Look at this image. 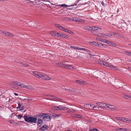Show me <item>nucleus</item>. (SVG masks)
I'll use <instances>...</instances> for the list:
<instances>
[{"label":"nucleus","instance_id":"obj_32","mask_svg":"<svg viewBox=\"0 0 131 131\" xmlns=\"http://www.w3.org/2000/svg\"><path fill=\"white\" fill-rule=\"evenodd\" d=\"M2 34H3L5 35L6 36H8L9 34V32H6L4 31H2Z\"/></svg>","mask_w":131,"mask_h":131},{"label":"nucleus","instance_id":"obj_62","mask_svg":"<svg viewBox=\"0 0 131 131\" xmlns=\"http://www.w3.org/2000/svg\"><path fill=\"white\" fill-rule=\"evenodd\" d=\"M119 34L117 33H113V34L114 35H115L116 36H118V35H119Z\"/></svg>","mask_w":131,"mask_h":131},{"label":"nucleus","instance_id":"obj_53","mask_svg":"<svg viewBox=\"0 0 131 131\" xmlns=\"http://www.w3.org/2000/svg\"><path fill=\"white\" fill-rule=\"evenodd\" d=\"M95 107H94V109L95 110H98L99 109V107L98 106H95Z\"/></svg>","mask_w":131,"mask_h":131},{"label":"nucleus","instance_id":"obj_7","mask_svg":"<svg viewBox=\"0 0 131 131\" xmlns=\"http://www.w3.org/2000/svg\"><path fill=\"white\" fill-rule=\"evenodd\" d=\"M114 131H131L130 130L123 128H117L114 129Z\"/></svg>","mask_w":131,"mask_h":131},{"label":"nucleus","instance_id":"obj_9","mask_svg":"<svg viewBox=\"0 0 131 131\" xmlns=\"http://www.w3.org/2000/svg\"><path fill=\"white\" fill-rule=\"evenodd\" d=\"M79 2V1L77 2L76 3H75L74 4L72 5L71 6L65 4H63L60 5L62 7H72L74 6H76L78 2Z\"/></svg>","mask_w":131,"mask_h":131},{"label":"nucleus","instance_id":"obj_40","mask_svg":"<svg viewBox=\"0 0 131 131\" xmlns=\"http://www.w3.org/2000/svg\"><path fill=\"white\" fill-rule=\"evenodd\" d=\"M17 117L19 119H21L22 117H23V116L21 114H19L17 116Z\"/></svg>","mask_w":131,"mask_h":131},{"label":"nucleus","instance_id":"obj_24","mask_svg":"<svg viewBox=\"0 0 131 131\" xmlns=\"http://www.w3.org/2000/svg\"><path fill=\"white\" fill-rule=\"evenodd\" d=\"M75 81L78 84L81 85H83L84 83V82L81 81L79 80H76Z\"/></svg>","mask_w":131,"mask_h":131},{"label":"nucleus","instance_id":"obj_27","mask_svg":"<svg viewBox=\"0 0 131 131\" xmlns=\"http://www.w3.org/2000/svg\"><path fill=\"white\" fill-rule=\"evenodd\" d=\"M18 107H17V109H19V110H23V108L22 107H21V104H20L19 103H18Z\"/></svg>","mask_w":131,"mask_h":131},{"label":"nucleus","instance_id":"obj_26","mask_svg":"<svg viewBox=\"0 0 131 131\" xmlns=\"http://www.w3.org/2000/svg\"><path fill=\"white\" fill-rule=\"evenodd\" d=\"M50 97L51 99H54L57 100H61L59 97H56V96H53V95H50Z\"/></svg>","mask_w":131,"mask_h":131},{"label":"nucleus","instance_id":"obj_18","mask_svg":"<svg viewBox=\"0 0 131 131\" xmlns=\"http://www.w3.org/2000/svg\"><path fill=\"white\" fill-rule=\"evenodd\" d=\"M68 91L71 93L74 92L76 91V89H73L71 88L70 89H68L67 90Z\"/></svg>","mask_w":131,"mask_h":131},{"label":"nucleus","instance_id":"obj_6","mask_svg":"<svg viewBox=\"0 0 131 131\" xmlns=\"http://www.w3.org/2000/svg\"><path fill=\"white\" fill-rule=\"evenodd\" d=\"M49 128L48 125H44L39 129V130L40 131H45L47 130Z\"/></svg>","mask_w":131,"mask_h":131},{"label":"nucleus","instance_id":"obj_29","mask_svg":"<svg viewBox=\"0 0 131 131\" xmlns=\"http://www.w3.org/2000/svg\"><path fill=\"white\" fill-rule=\"evenodd\" d=\"M12 83L15 85H18L19 86H20L19 85L20 84V83L19 82L16 81H13Z\"/></svg>","mask_w":131,"mask_h":131},{"label":"nucleus","instance_id":"obj_61","mask_svg":"<svg viewBox=\"0 0 131 131\" xmlns=\"http://www.w3.org/2000/svg\"><path fill=\"white\" fill-rule=\"evenodd\" d=\"M99 36H102V37H104V36H105L106 35H105L103 34H99Z\"/></svg>","mask_w":131,"mask_h":131},{"label":"nucleus","instance_id":"obj_63","mask_svg":"<svg viewBox=\"0 0 131 131\" xmlns=\"http://www.w3.org/2000/svg\"><path fill=\"white\" fill-rule=\"evenodd\" d=\"M85 51H87L88 52H91V51H90L88 49H85Z\"/></svg>","mask_w":131,"mask_h":131},{"label":"nucleus","instance_id":"obj_64","mask_svg":"<svg viewBox=\"0 0 131 131\" xmlns=\"http://www.w3.org/2000/svg\"><path fill=\"white\" fill-rule=\"evenodd\" d=\"M85 22V21L84 20L81 19L80 22Z\"/></svg>","mask_w":131,"mask_h":131},{"label":"nucleus","instance_id":"obj_55","mask_svg":"<svg viewBox=\"0 0 131 131\" xmlns=\"http://www.w3.org/2000/svg\"><path fill=\"white\" fill-rule=\"evenodd\" d=\"M51 118H56L55 115H52L51 117H50Z\"/></svg>","mask_w":131,"mask_h":131},{"label":"nucleus","instance_id":"obj_51","mask_svg":"<svg viewBox=\"0 0 131 131\" xmlns=\"http://www.w3.org/2000/svg\"><path fill=\"white\" fill-rule=\"evenodd\" d=\"M61 115L60 114H55L56 118L58 117H59Z\"/></svg>","mask_w":131,"mask_h":131},{"label":"nucleus","instance_id":"obj_60","mask_svg":"<svg viewBox=\"0 0 131 131\" xmlns=\"http://www.w3.org/2000/svg\"><path fill=\"white\" fill-rule=\"evenodd\" d=\"M89 131H93V129L90 127H89Z\"/></svg>","mask_w":131,"mask_h":131},{"label":"nucleus","instance_id":"obj_14","mask_svg":"<svg viewBox=\"0 0 131 131\" xmlns=\"http://www.w3.org/2000/svg\"><path fill=\"white\" fill-rule=\"evenodd\" d=\"M125 98L128 100H130L131 98V95L129 94H125L124 95Z\"/></svg>","mask_w":131,"mask_h":131},{"label":"nucleus","instance_id":"obj_2","mask_svg":"<svg viewBox=\"0 0 131 131\" xmlns=\"http://www.w3.org/2000/svg\"><path fill=\"white\" fill-rule=\"evenodd\" d=\"M39 78H41L43 79L46 80H50L51 79V78L41 73L40 76H39Z\"/></svg>","mask_w":131,"mask_h":131},{"label":"nucleus","instance_id":"obj_37","mask_svg":"<svg viewBox=\"0 0 131 131\" xmlns=\"http://www.w3.org/2000/svg\"><path fill=\"white\" fill-rule=\"evenodd\" d=\"M99 42L96 41H94V45L96 46H97L98 45Z\"/></svg>","mask_w":131,"mask_h":131},{"label":"nucleus","instance_id":"obj_39","mask_svg":"<svg viewBox=\"0 0 131 131\" xmlns=\"http://www.w3.org/2000/svg\"><path fill=\"white\" fill-rule=\"evenodd\" d=\"M9 122L10 123H16L17 124V122H15L13 120H10L9 121Z\"/></svg>","mask_w":131,"mask_h":131},{"label":"nucleus","instance_id":"obj_49","mask_svg":"<svg viewBox=\"0 0 131 131\" xmlns=\"http://www.w3.org/2000/svg\"><path fill=\"white\" fill-rule=\"evenodd\" d=\"M108 63L104 62L103 64V65L105 66H107Z\"/></svg>","mask_w":131,"mask_h":131},{"label":"nucleus","instance_id":"obj_5","mask_svg":"<svg viewBox=\"0 0 131 131\" xmlns=\"http://www.w3.org/2000/svg\"><path fill=\"white\" fill-rule=\"evenodd\" d=\"M98 105H99V106L100 107H104L105 106V105L106 106H107V105L106 104H105V103H103L102 102H100L99 103H98ZM107 107L111 108V109H113L114 108L113 106L111 105H110V106H106Z\"/></svg>","mask_w":131,"mask_h":131},{"label":"nucleus","instance_id":"obj_44","mask_svg":"<svg viewBox=\"0 0 131 131\" xmlns=\"http://www.w3.org/2000/svg\"><path fill=\"white\" fill-rule=\"evenodd\" d=\"M25 85H24L23 84H20L19 86H21V87L24 88Z\"/></svg>","mask_w":131,"mask_h":131},{"label":"nucleus","instance_id":"obj_28","mask_svg":"<svg viewBox=\"0 0 131 131\" xmlns=\"http://www.w3.org/2000/svg\"><path fill=\"white\" fill-rule=\"evenodd\" d=\"M70 47L71 48L75 50H78V47H76L74 46H70Z\"/></svg>","mask_w":131,"mask_h":131},{"label":"nucleus","instance_id":"obj_4","mask_svg":"<svg viewBox=\"0 0 131 131\" xmlns=\"http://www.w3.org/2000/svg\"><path fill=\"white\" fill-rule=\"evenodd\" d=\"M43 119L44 121H49L51 119L50 116L47 114L45 113Z\"/></svg>","mask_w":131,"mask_h":131},{"label":"nucleus","instance_id":"obj_41","mask_svg":"<svg viewBox=\"0 0 131 131\" xmlns=\"http://www.w3.org/2000/svg\"><path fill=\"white\" fill-rule=\"evenodd\" d=\"M119 37H121V38H124V36L121 35V34H119V35H118V36Z\"/></svg>","mask_w":131,"mask_h":131},{"label":"nucleus","instance_id":"obj_45","mask_svg":"<svg viewBox=\"0 0 131 131\" xmlns=\"http://www.w3.org/2000/svg\"><path fill=\"white\" fill-rule=\"evenodd\" d=\"M85 48H80L79 47L78 48V50H83L85 51Z\"/></svg>","mask_w":131,"mask_h":131},{"label":"nucleus","instance_id":"obj_17","mask_svg":"<svg viewBox=\"0 0 131 131\" xmlns=\"http://www.w3.org/2000/svg\"><path fill=\"white\" fill-rule=\"evenodd\" d=\"M91 27L89 26H84L82 27V28L85 30H91Z\"/></svg>","mask_w":131,"mask_h":131},{"label":"nucleus","instance_id":"obj_52","mask_svg":"<svg viewBox=\"0 0 131 131\" xmlns=\"http://www.w3.org/2000/svg\"><path fill=\"white\" fill-rule=\"evenodd\" d=\"M72 110H70L69 111H68L67 112V113H73V112L72 111Z\"/></svg>","mask_w":131,"mask_h":131},{"label":"nucleus","instance_id":"obj_46","mask_svg":"<svg viewBox=\"0 0 131 131\" xmlns=\"http://www.w3.org/2000/svg\"><path fill=\"white\" fill-rule=\"evenodd\" d=\"M118 120H119L120 121H122V117H117L116 118Z\"/></svg>","mask_w":131,"mask_h":131},{"label":"nucleus","instance_id":"obj_34","mask_svg":"<svg viewBox=\"0 0 131 131\" xmlns=\"http://www.w3.org/2000/svg\"><path fill=\"white\" fill-rule=\"evenodd\" d=\"M67 32L72 35H73L74 34V33L73 32L69 29H68Z\"/></svg>","mask_w":131,"mask_h":131},{"label":"nucleus","instance_id":"obj_36","mask_svg":"<svg viewBox=\"0 0 131 131\" xmlns=\"http://www.w3.org/2000/svg\"><path fill=\"white\" fill-rule=\"evenodd\" d=\"M103 45L102 43L99 42L98 45L97 46V47H101L102 46H103Z\"/></svg>","mask_w":131,"mask_h":131},{"label":"nucleus","instance_id":"obj_54","mask_svg":"<svg viewBox=\"0 0 131 131\" xmlns=\"http://www.w3.org/2000/svg\"><path fill=\"white\" fill-rule=\"evenodd\" d=\"M24 88H27L28 89H29L30 88V87L29 86L25 85Z\"/></svg>","mask_w":131,"mask_h":131},{"label":"nucleus","instance_id":"obj_30","mask_svg":"<svg viewBox=\"0 0 131 131\" xmlns=\"http://www.w3.org/2000/svg\"><path fill=\"white\" fill-rule=\"evenodd\" d=\"M62 33H59L57 32L56 37L61 38Z\"/></svg>","mask_w":131,"mask_h":131},{"label":"nucleus","instance_id":"obj_22","mask_svg":"<svg viewBox=\"0 0 131 131\" xmlns=\"http://www.w3.org/2000/svg\"><path fill=\"white\" fill-rule=\"evenodd\" d=\"M69 37V36L68 35H66L64 33H62L61 38H68Z\"/></svg>","mask_w":131,"mask_h":131},{"label":"nucleus","instance_id":"obj_50","mask_svg":"<svg viewBox=\"0 0 131 131\" xmlns=\"http://www.w3.org/2000/svg\"><path fill=\"white\" fill-rule=\"evenodd\" d=\"M55 26L57 27L59 29L60 28V27L61 26L59 24H56L55 25Z\"/></svg>","mask_w":131,"mask_h":131},{"label":"nucleus","instance_id":"obj_48","mask_svg":"<svg viewBox=\"0 0 131 131\" xmlns=\"http://www.w3.org/2000/svg\"><path fill=\"white\" fill-rule=\"evenodd\" d=\"M8 36L10 37H13L14 36V35H13L12 34L9 32Z\"/></svg>","mask_w":131,"mask_h":131},{"label":"nucleus","instance_id":"obj_13","mask_svg":"<svg viewBox=\"0 0 131 131\" xmlns=\"http://www.w3.org/2000/svg\"><path fill=\"white\" fill-rule=\"evenodd\" d=\"M71 68H74V67H72L71 65H68L65 64V66H64V68L67 69H71Z\"/></svg>","mask_w":131,"mask_h":131},{"label":"nucleus","instance_id":"obj_20","mask_svg":"<svg viewBox=\"0 0 131 131\" xmlns=\"http://www.w3.org/2000/svg\"><path fill=\"white\" fill-rule=\"evenodd\" d=\"M90 105V106L89 108V109L92 110L94 109V107H95V105L93 104H89Z\"/></svg>","mask_w":131,"mask_h":131},{"label":"nucleus","instance_id":"obj_3","mask_svg":"<svg viewBox=\"0 0 131 131\" xmlns=\"http://www.w3.org/2000/svg\"><path fill=\"white\" fill-rule=\"evenodd\" d=\"M53 108L54 109L56 110H57L58 109L60 110H64L68 109L67 107L61 106L54 107Z\"/></svg>","mask_w":131,"mask_h":131},{"label":"nucleus","instance_id":"obj_35","mask_svg":"<svg viewBox=\"0 0 131 131\" xmlns=\"http://www.w3.org/2000/svg\"><path fill=\"white\" fill-rule=\"evenodd\" d=\"M81 19L78 18H75V21L76 22H80Z\"/></svg>","mask_w":131,"mask_h":131},{"label":"nucleus","instance_id":"obj_23","mask_svg":"<svg viewBox=\"0 0 131 131\" xmlns=\"http://www.w3.org/2000/svg\"><path fill=\"white\" fill-rule=\"evenodd\" d=\"M56 64L59 66L61 67L62 68H64V66H65V64L62 63H57Z\"/></svg>","mask_w":131,"mask_h":131},{"label":"nucleus","instance_id":"obj_33","mask_svg":"<svg viewBox=\"0 0 131 131\" xmlns=\"http://www.w3.org/2000/svg\"><path fill=\"white\" fill-rule=\"evenodd\" d=\"M111 42L107 40H106L105 39V42L104 43H107L108 44H109V45H110V43H111Z\"/></svg>","mask_w":131,"mask_h":131},{"label":"nucleus","instance_id":"obj_59","mask_svg":"<svg viewBox=\"0 0 131 131\" xmlns=\"http://www.w3.org/2000/svg\"><path fill=\"white\" fill-rule=\"evenodd\" d=\"M93 131H99V130L97 129L94 128L93 129Z\"/></svg>","mask_w":131,"mask_h":131},{"label":"nucleus","instance_id":"obj_16","mask_svg":"<svg viewBox=\"0 0 131 131\" xmlns=\"http://www.w3.org/2000/svg\"><path fill=\"white\" fill-rule=\"evenodd\" d=\"M57 32L55 31H51L50 34L54 37H56Z\"/></svg>","mask_w":131,"mask_h":131},{"label":"nucleus","instance_id":"obj_47","mask_svg":"<svg viewBox=\"0 0 131 131\" xmlns=\"http://www.w3.org/2000/svg\"><path fill=\"white\" fill-rule=\"evenodd\" d=\"M98 62L100 64H103L104 62L101 61V60L99 61Z\"/></svg>","mask_w":131,"mask_h":131},{"label":"nucleus","instance_id":"obj_11","mask_svg":"<svg viewBox=\"0 0 131 131\" xmlns=\"http://www.w3.org/2000/svg\"><path fill=\"white\" fill-rule=\"evenodd\" d=\"M107 67L110 68L111 69H113L115 70H117L118 69L116 67L114 66L113 65H110L108 63V64Z\"/></svg>","mask_w":131,"mask_h":131},{"label":"nucleus","instance_id":"obj_43","mask_svg":"<svg viewBox=\"0 0 131 131\" xmlns=\"http://www.w3.org/2000/svg\"><path fill=\"white\" fill-rule=\"evenodd\" d=\"M126 53L127 54L131 56V52H128V51H126Z\"/></svg>","mask_w":131,"mask_h":131},{"label":"nucleus","instance_id":"obj_56","mask_svg":"<svg viewBox=\"0 0 131 131\" xmlns=\"http://www.w3.org/2000/svg\"><path fill=\"white\" fill-rule=\"evenodd\" d=\"M63 28L64 27L63 26H61L60 27V28H59V29L62 31V30L63 29Z\"/></svg>","mask_w":131,"mask_h":131},{"label":"nucleus","instance_id":"obj_38","mask_svg":"<svg viewBox=\"0 0 131 131\" xmlns=\"http://www.w3.org/2000/svg\"><path fill=\"white\" fill-rule=\"evenodd\" d=\"M110 45L111 46H112L114 47L116 46V44L114 43H113L111 42V43H110Z\"/></svg>","mask_w":131,"mask_h":131},{"label":"nucleus","instance_id":"obj_42","mask_svg":"<svg viewBox=\"0 0 131 131\" xmlns=\"http://www.w3.org/2000/svg\"><path fill=\"white\" fill-rule=\"evenodd\" d=\"M68 29L67 28H64L62 30V31L64 32H67V31H68Z\"/></svg>","mask_w":131,"mask_h":131},{"label":"nucleus","instance_id":"obj_58","mask_svg":"<svg viewBox=\"0 0 131 131\" xmlns=\"http://www.w3.org/2000/svg\"><path fill=\"white\" fill-rule=\"evenodd\" d=\"M23 66L25 67H26L28 66V64L26 63L23 64Z\"/></svg>","mask_w":131,"mask_h":131},{"label":"nucleus","instance_id":"obj_57","mask_svg":"<svg viewBox=\"0 0 131 131\" xmlns=\"http://www.w3.org/2000/svg\"><path fill=\"white\" fill-rule=\"evenodd\" d=\"M89 43L91 45H94V41H93V42L90 41L89 42Z\"/></svg>","mask_w":131,"mask_h":131},{"label":"nucleus","instance_id":"obj_1","mask_svg":"<svg viewBox=\"0 0 131 131\" xmlns=\"http://www.w3.org/2000/svg\"><path fill=\"white\" fill-rule=\"evenodd\" d=\"M24 118L25 121L27 123H37V119L36 117L24 115Z\"/></svg>","mask_w":131,"mask_h":131},{"label":"nucleus","instance_id":"obj_10","mask_svg":"<svg viewBox=\"0 0 131 131\" xmlns=\"http://www.w3.org/2000/svg\"><path fill=\"white\" fill-rule=\"evenodd\" d=\"M122 121L128 123L129 122H131V118L122 117Z\"/></svg>","mask_w":131,"mask_h":131},{"label":"nucleus","instance_id":"obj_19","mask_svg":"<svg viewBox=\"0 0 131 131\" xmlns=\"http://www.w3.org/2000/svg\"><path fill=\"white\" fill-rule=\"evenodd\" d=\"M45 114V113H39L38 114H37V115L39 117L43 119Z\"/></svg>","mask_w":131,"mask_h":131},{"label":"nucleus","instance_id":"obj_21","mask_svg":"<svg viewBox=\"0 0 131 131\" xmlns=\"http://www.w3.org/2000/svg\"><path fill=\"white\" fill-rule=\"evenodd\" d=\"M82 116L81 115L77 114H75L73 116V117L77 118H81Z\"/></svg>","mask_w":131,"mask_h":131},{"label":"nucleus","instance_id":"obj_31","mask_svg":"<svg viewBox=\"0 0 131 131\" xmlns=\"http://www.w3.org/2000/svg\"><path fill=\"white\" fill-rule=\"evenodd\" d=\"M90 104V103L86 104H84V106L87 109H89V108L90 106V105H89V104Z\"/></svg>","mask_w":131,"mask_h":131},{"label":"nucleus","instance_id":"obj_12","mask_svg":"<svg viewBox=\"0 0 131 131\" xmlns=\"http://www.w3.org/2000/svg\"><path fill=\"white\" fill-rule=\"evenodd\" d=\"M33 73L34 75L36 77L39 78V76L41 74V73L38 72L37 71H33Z\"/></svg>","mask_w":131,"mask_h":131},{"label":"nucleus","instance_id":"obj_15","mask_svg":"<svg viewBox=\"0 0 131 131\" xmlns=\"http://www.w3.org/2000/svg\"><path fill=\"white\" fill-rule=\"evenodd\" d=\"M91 30H92L93 31H96L98 30L99 29H100V28L96 26H94L93 27H91Z\"/></svg>","mask_w":131,"mask_h":131},{"label":"nucleus","instance_id":"obj_8","mask_svg":"<svg viewBox=\"0 0 131 131\" xmlns=\"http://www.w3.org/2000/svg\"><path fill=\"white\" fill-rule=\"evenodd\" d=\"M37 122L38 125L39 127L41 126L43 124V121L40 118H38Z\"/></svg>","mask_w":131,"mask_h":131},{"label":"nucleus","instance_id":"obj_25","mask_svg":"<svg viewBox=\"0 0 131 131\" xmlns=\"http://www.w3.org/2000/svg\"><path fill=\"white\" fill-rule=\"evenodd\" d=\"M96 39L97 40L99 41L104 42H105V39H102V38L99 37L96 38Z\"/></svg>","mask_w":131,"mask_h":131}]
</instances>
